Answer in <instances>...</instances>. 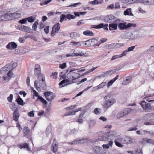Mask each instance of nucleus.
<instances>
[{
	"mask_svg": "<svg viewBox=\"0 0 154 154\" xmlns=\"http://www.w3.org/2000/svg\"><path fill=\"white\" fill-rule=\"evenodd\" d=\"M20 14L17 13H11L4 11H0V21H6L20 17Z\"/></svg>",
	"mask_w": 154,
	"mask_h": 154,
	"instance_id": "1",
	"label": "nucleus"
},
{
	"mask_svg": "<svg viewBox=\"0 0 154 154\" xmlns=\"http://www.w3.org/2000/svg\"><path fill=\"white\" fill-rule=\"evenodd\" d=\"M114 96H115L114 94H110L104 97V99L106 101L102 104L103 107L104 109L107 110L116 102V99L112 98Z\"/></svg>",
	"mask_w": 154,
	"mask_h": 154,
	"instance_id": "2",
	"label": "nucleus"
},
{
	"mask_svg": "<svg viewBox=\"0 0 154 154\" xmlns=\"http://www.w3.org/2000/svg\"><path fill=\"white\" fill-rule=\"evenodd\" d=\"M114 96H115L114 94H110L104 97V99L106 101L102 104L103 107L104 109L107 110L116 102V99L112 98Z\"/></svg>",
	"mask_w": 154,
	"mask_h": 154,
	"instance_id": "3",
	"label": "nucleus"
},
{
	"mask_svg": "<svg viewBox=\"0 0 154 154\" xmlns=\"http://www.w3.org/2000/svg\"><path fill=\"white\" fill-rule=\"evenodd\" d=\"M72 72L70 70L69 72L67 74V77H64V76H63V79L67 78L68 79H65L63 80L59 83L60 85H62L60 87H62L65 86L68 84H70L72 82H74L73 81L72 78Z\"/></svg>",
	"mask_w": 154,
	"mask_h": 154,
	"instance_id": "4",
	"label": "nucleus"
},
{
	"mask_svg": "<svg viewBox=\"0 0 154 154\" xmlns=\"http://www.w3.org/2000/svg\"><path fill=\"white\" fill-rule=\"evenodd\" d=\"M146 119L148 120L147 121L145 122L144 124L147 125H154V112L148 113L145 116Z\"/></svg>",
	"mask_w": 154,
	"mask_h": 154,
	"instance_id": "5",
	"label": "nucleus"
},
{
	"mask_svg": "<svg viewBox=\"0 0 154 154\" xmlns=\"http://www.w3.org/2000/svg\"><path fill=\"white\" fill-rule=\"evenodd\" d=\"M136 25L128 23L127 24L126 23H120L118 24V27L120 30H125L131 27H135Z\"/></svg>",
	"mask_w": 154,
	"mask_h": 154,
	"instance_id": "6",
	"label": "nucleus"
},
{
	"mask_svg": "<svg viewBox=\"0 0 154 154\" xmlns=\"http://www.w3.org/2000/svg\"><path fill=\"white\" fill-rule=\"evenodd\" d=\"M93 149L94 152L96 154H110L109 151L103 150L98 146L94 147Z\"/></svg>",
	"mask_w": 154,
	"mask_h": 154,
	"instance_id": "7",
	"label": "nucleus"
},
{
	"mask_svg": "<svg viewBox=\"0 0 154 154\" xmlns=\"http://www.w3.org/2000/svg\"><path fill=\"white\" fill-rule=\"evenodd\" d=\"M87 43H84V42H75V41L71 42L70 45L72 48L78 47H85Z\"/></svg>",
	"mask_w": 154,
	"mask_h": 154,
	"instance_id": "8",
	"label": "nucleus"
},
{
	"mask_svg": "<svg viewBox=\"0 0 154 154\" xmlns=\"http://www.w3.org/2000/svg\"><path fill=\"white\" fill-rule=\"evenodd\" d=\"M143 109L146 111L148 112L151 108L150 103H148L147 101L143 100L140 103Z\"/></svg>",
	"mask_w": 154,
	"mask_h": 154,
	"instance_id": "9",
	"label": "nucleus"
},
{
	"mask_svg": "<svg viewBox=\"0 0 154 154\" xmlns=\"http://www.w3.org/2000/svg\"><path fill=\"white\" fill-rule=\"evenodd\" d=\"M13 64L12 63H10L9 64L6 65L5 66L2 68L1 69V73L3 74H5L7 71L12 69Z\"/></svg>",
	"mask_w": 154,
	"mask_h": 154,
	"instance_id": "10",
	"label": "nucleus"
},
{
	"mask_svg": "<svg viewBox=\"0 0 154 154\" xmlns=\"http://www.w3.org/2000/svg\"><path fill=\"white\" fill-rule=\"evenodd\" d=\"M129 112V109H125L117 114L116 116V118L118 119L122 118L128 114Z\"/></svg>",
	"mask_w": 154,
	"mask_h": 154,
	"instance_id": "11",
	"label": "nucleus"
},
{
	"mask_svg": "<svg viewBox=\"0 0 154 154\" xmlns=\"http://www.w3.org/2000/svg\"><path fill=\"white\" fill-rule=\"evenodd\" d=\"M115 17L112 15H107L104 18V21L108 23L115 22Z\"/></svg>",
	"mask_w": 154,
	"mask_h": 154,
	"instance_id": "12",
	"label": "nucleus"
},
{
	"mask_svg": "<svg viewBox=\"0 0 154 154\" xmlns=\"http://www.w3.org/2000/svg\"><path fill=\"white\" fill-rule=\"evenodd\" d=\"M60 29V26L59 23H57L54 25L52 28V30L51 35L54 36L55 34V33H57Z\"/></svg>",
	"mask_w": 154,
	"mask_h": 154,
	"instance_id": "13",
	"label": "nucleus"
},
{
	"mask_svg": "<svg viewBox=\"0 0 154 154\" xmlns=\"http://www.w3.org/2000/svg\"><path fill=\"white\" fill-rule=\"evenodd\" d=\"M37 77L38 78L39 81V86L40 87H42L45 84V76L44 75L42 74L38 76V77Z\"/></svg>",
	"mask_w": 154,
	"mask_h": 154,
	"instance_id": "14",
	"label": "nucleus"
},
{
	"mask_svg": "<svg viewBox=\"0 0 154 154\" xmlns=\"http://www.w3.org/2000/svg\"><path fill=\"white\" fill-rule=\"evenodd\" d=\"M35 69L34 74L37 77L42 74L41 73V69L40 66L38 64L35 65Z\"/></svg>",
	"mask_w": 154,
	"mask_h": 154,
	"instance_id": "15",
	"label": "nucleus"
},
{
	"mask_svg": "<svg viewBox=\"0 0 154 154\" xmlns=\"http://www.w3.org/2000/svg\"><path fill=\"white\" fill-rule=\"evenodd\" d=\"M17 44L14 42L9 43L6 46V48L9 50H12L17 48Z\"/></svg>",
	"mask_w": 154,
	"mask_h": 154,
	"instance_id": "16",
	"label": "nucleus"
},
{
	"mask_svg": "<svg viewBox=\"0 0 154 154\" xmlns=\"http://www.w3.org/2000/svg\"><path fill=\"white\" fill-rule=\"evenodd\" d=\"M20 30L23 31L25 32L30 33L32 31L31 29L29 27L23 25L21 26L19 28Z\"/></svg>",
	"mask_w": 154,
	"mask_h": 154,
	"instance_id": "17",
	"label": "nucleus"
},
{
	"mask_svg": "<svg viewBox=\"0 0 154 154\" xmlns=\"http://www.w3.org/2000/svg\"><path fill=\"white\" fill-rule=\"evenodd\" d=\"M134 142V140L128 137H125L122 141L123 143L131 144Z\"/></svg>",
	"mask_w": 154,
	"mask_h": 154,
	"instance_id": "18",
	"label": "nucleus"
},
{
	"mask_svg": "<svg viewBox=\"0 0 154 154\" xmlns=\"http://www.w3.org/2000/svg\"><path fill=\"white\" fill-rule=\"evenodd\" d=\"M118 25L116 23H111L109 25V29L110 31L116 30L117 28Z\"/></svg>",
	"mask_w": 154,
	"mask_h": 154,
	"instance_id": "19",
	"label": "nucleus"
},
{
	"mask_svg": "<svg viewBox=\"0 0 154 154\" xmlns=\"http://www.w3.org/2000/svg\"><path fill=\"white\" fill-rule=\"evenodd\" d=\"M131 8H127L124 12V14L125 15H128L130 16H134L133 14L131 12Z\"/></svg>",
	"mask_w": 154,
	"mask_h": 154,
	"instance_id": "20",
	"label": "nucleus"
},
{
	"mask_svg": "<svg viewBox=\"0 0 154 154\" xmlns=\"http://www.w3.org/2000/svg\"><path fill=\"white\" fill-rule=\"evenodd\" d=\"M82 110V108H78L75 109L74 110H72L70 112L68 113V114H66L65 115V116H71V115H75L76 112H78L79 111L81 110Z\"/></svg>",
	"mask_w": 154,
	"mask_h": 154,
	"instance_id": "21",
	"label": "nucleus"
},
{
	"mask_svg": "<svg viewBox=\"0 0 154 154\" xmlns=\"http://www.w3.org/2000/svg\"><path fill=\"white\" fill-rule=\"evenodd\" d=\"M75 69L71 70L72 73V78L73 81L79 78V74L75 72H74V71H75Z\"/></svg>",
	"mask_w": 154,
	"mask_h": 154,
	"instance_id": "22",
	"label": "nucleus"
},
{
	"mask_svg": "<svg viewBox=\"0 0 154 154\" xmlns=\"http://www.w3.org/2000/svg\"><path fill=\"white\" fill-rule=\"evenodd\" d=\"M18 147L21 149L23 148H26L27 151H29L30 150L28 145L27 143H26L18 145Z\"/></svg>",
	"mask_w": 154,
	"mask_h": 154,
	"instance_id": "23",
	"label": "nucleus"
},
{
	"mask_svg": "<svg viewBox=\"0 0 154 154\" xmlns=\"http://www.w3.org/2000/svg\"><path fill=\"white\" fill-rule=\"evenodd\" d=\"M107 141H108V143L106 144H103L102 145V146L103 147L104 149H109V146H111L113 143V141L111 140H109L107 139Z\"/></svg>",
	"mask_w": 154,
	"mask_h": 154,
	"instance_id": "24",
	"label": "nucleus"
},
{
	"mask_svg": "<svg viewBox=\"0 0 154 154\" xmlns=\"http://www.w3.org/2000/svg\"><path fill=\"white\" fill-rule=\"evenodd\" d=\"M106 83L105 82H102L97 86L93 88L94 91H96L99 89L103 88L106 85Z\"/></svg>",
	"mask_w": 154,
	"mask_h": 154,
	"instance_id": "25",
	"label": "nucleus"
},
{
	"mask_svg": "<svg viewBox=\"0 0 154 154\" xmlns=\"http://www.w3.org/2000/svg\"><path fill=\"white\" fill-rule=\"evenodd\" d=\"M19 117V114L18 112H14L13 115V120L15 121H17L18 120V119Z\"/></svg>",
	"mask_w": 154,
	"mask_h": 154,
	"instance_id": "26",
	"label": "nucleus"
},
{
	"mask_svg": "<svg viewBox=\"0 0 154 154\" xmlns=\"http://www.w3.org/2000/svg\"><path fill=\"white\" fill-rule=\"evenodd\" d=\"M118 135L117 133L115 131H112L109 132L108 134V136L109 137V138H108L109 140H110L112 138V137H115Z\"/></svg>",
	"mask_w": 154,
	"mask_h": 154,
	"instance_id": "27",
	"label": "nucleus"
},
{
	"mask_svg": "<svg viewBox=\"0 0 154 154\" xmlns=\"http://www.w3.org/2000/svg\"><path fill=\"white\" fill-rule=\"evenodd\" d=\"M79 34L76 32H73L70 34V37L72 39H75L79 37Z\"/></svg>",
	"mask_w": 154,
	"mask_h": 154,
	"instance_id": "28",
	"label": "nucleus"
},
{
	"mask_svg": "<svg viewBox=\"0 0 154 154\" xmlns=\"http://www.w3.org/2000/svg\"><path fill=\"white\" fill-rule=\"evenodd\" d=\"M132 80V78L131 76L127 77L126 80H124L122 82L123 85H127L131 82Z\"/></svg>",
	"mask_w": 154,
	"mask_h": 154,
	"instance_id": "29",
	"label": "nucleus"
},
{
	"mask_svg": "<svg viewBox=\"0 0 154 154\" xmlns=\"http://www.w3.org/2000/svg\"><path fill=\"white\" fill-rule=\"evenodd\" d=\"M86 42L90 43L91 45H94L97 42V40L95 38H93L87 40Z\"/></svg>",
	"mask_w": 154,
	"mask_h": 154,
	"instance_id": "30",
	"label": "nucleus"
},
{
	"mask_svg": "<svg viewBox=\"0 0 154 154\" xmlns=\"http://www.w3.org/2000/svg\"><path fill=\"white\" fill-rule=\"evenodd\" d=\"M136 2V0H122L123 3L128 4H132L135 3Z\"/></svg>",
	"mask_w": 154,
	"mask_h": 154,
	"instance_id": "31",
	"label": "nucleus"
},
{
	"mask_svg": "<svg viewBox=\"0 0 154 154\" xmlns=\"http://www.w3.org/2000/svg\"><path fill=\"white\" fill-rule=\"evenodd\" d=\"M83 34L86 35H88L90 36H93L94 34L93 32L87 30L84 31Z\"/></svg>",
	"mask_w": 154,
	"mask_h": 154,
	"instance_id": "32",
	"label": "nucleus"
},
{
	"mask_svg": "<svg viewBox=\"0 0 154 154\" xmlns=\"http://www.w3.org/2000/svg\"><path fill=\"white\" fill-rule=\"evenodd\" d=\"M55 97V95L52 93L50 95L48 96L45 98L48 101H51L53 100Z\"/></svg>",
	"mask_w": 154,
	"mask_h": 154,
	"instance_id": "33",
	"label": "nucleus"
},
{
	"mask_svg": "<svg viewBox=\"0 0 154 154\" xmlns=\"http://www.w3.org/2000/svg\"><path fill=\"white\" fill-rule=\"evenodd\" d=\"M138 35L135 33H131L129 34L130 39H133L137 38L138 36Z\"/></svg>",
	"mask_w": 154,
	"mask_h": 154,
	"instance_id": "34",
	"label": "nucleus"
},
{
	"mask_svg": "<svg viewBox=\"0 0 154 154\" xmlns=\"http://www.w3.org/2000/svg\"><path fill=\"white\" fill-rule=\"evenodd\" d=\"M90 4H92L93 5H95L102 3V2L98 0H94L93 1L89 2Z\"/></svg>",
	"mask_w": 154,
	"mask_h": 154,
	"instance_id": "35",
	"label": "nucleus"
},
{
	"mask_svg": "<svg viewBox=\"0 0 154 154\" xmlns=\"http://www.w3.org/2000/svg\"><path fill=\"white\" fill-rule=\"evenodd\" d=\"M30 130L28 127H25L23 129V131L24 132L23 136L25 137H27V135L26 134Z\"/></svg>",
	"mask_w": 154,
	"mask_h": 154,
	"instance_id": "36",
	"label": "nucleus"
},
{
	"mask_svg": "<svg viewBox=\"0 0 154 154\" xmlns=\"http://www.w3.org/2000/svg\"><path fill=\"white\" fill-rule=\"evenodd\" d=\"M27 38L28 37L26 36H25L24 37H20L19 39V41L20 43H23L25 42V40L26 39V38Z\"/></svg>",
	"mask_w": 154,
	"mask_h": 154,
	"instance_id": "37",
	"label": "nucleus"
},
{
	"mask_svg": "<svg viewBox=\"0 0 154 154\" xmlns=\"http://www.w3.org/2000/svg\"><path fill=\"white\" fill-rule=\"evenodd\" d=\"M16 101H17L18 103L20 105L23 106L24 104V103H23V100L20 97H19L18 99H17L16 100Z\"/></svg>",
	"mask_w": 154,
	"mask_h": 154,
	"instance_id": "38",
	"label": "nucleus"
},
{
	"mask_svg": "<svg viewBox=\"0 0 154 154\" xmlns=\"http://www.w3.org/2000/svg\"><path fill=\"white\" fill-rule=\"evenodd\" d=\"M117 43H113L109 45H108V47L109 48H117Z\"/></svg>",
	"mask_w": 154,
	"mask_h": 154,
	"instance_id": "39",
	"label": "nucleus"
},
{
	"mask_svg": "<svg viewBox=\"0 0 154 154\" xmlns=\"http://www.w3.org/2000/svg\"><path fill=\"white\" fill-rule=\"evenodd\" d=\"M143 140L146 142L154 144V141L152 139L146 138L143 139Z\"/></svg>",
	"mask_w": 154,
	"mask_h": 154,
	"instance_id": "40",
	"label": "nucleus"
},
{
	"mask_svg": "<svg viewBox=\"0 0 154 154\" xmlns=\"http://www.w3.org/2000/svg\"><path fill=\"white\" fill-rule=\"evenodd\" d=\"M101 111V109L99 108H96L94 110V113L97 115L100 114Z\"/></svg>",
	"mask_w": 154,
	"mask_h": 154,
	"instance_id": "41",
	"label": "nucleus"
},
{
	"mask_svg": "<svg viewBox=\"0 0 154 154\" xmlns=\"http://www.w3.org/2000/svg\"><path fill=\"white\" fill-rule=\"evenodd\" d=\"M39 99L42 103L45 105H46L47 104V101L42 97L40 96L37 99Z\"/></svg>",
	"mask_w": 154,
	"mask_h": 154,
	"instance_id": "42",
	"label": "nucleus"
},
{
	"mask_svg": "<svg viewBox=\"0 0 154 154\" xmlns=\"http://www.w3.org/2000/svg\"><path fill=\"white\" fill-rule=\"evenodd\" d=\"M57 145L55 143H53L52 145V148L53 152H56L57 150Z\"/></svg>",
	"mask_w": 154,
	"mask_h": 154,
	"instance_id": "43",
	"label": "nucleus"
},
{
	"mask_svg": "<svg viewBox=\"0 0 154 154\" xmlns=\"http://www.w3.org/2000/svg\"><path fill=\"white\" fill-rule=\"evenodd\" d=\"M38 21H36L33 24L32 26V28L34 30L36 31L37 28V25H38Z\"/></svg>",
	"mask_w": 154,
	"mask_h": 154,
	"instance_id": "44",
	"label": "nucleus"
},
{
	"mask_svg": "<svg viewBox=\"0 0 154 154\" xmlns=\"http://www.w3.org/2000/svg\"><path fill=\"white\" fill-rule=\"evenodd\" d=\"M78 144H82L85 143L86 140L84 138H79L78 139Z\"/></svg>",
	"mask_w": 154,
	"mask_h": 154,
	"instance_id": "45",
	"label": "nucleus"
},
{
	"mask_svg": "<svg viewBox=\"0 0 154 154\" xmlns=\"http://www.w3.org/2000/svg\"><path fill=\"white\" fill-rule=\"evenodd\" d=\"M27 19L28 22L29 23H32L35 20L34 18L32 16L30 17L27 18Z\"/></svg>",
	"mask_w": 154,
	"mask_h": 154,
	"instance_id": "46",
	"label": "nucleus"
},
{
	"mask_svg": "<svg viewBox=\"0 0 154 154\" xmlns=\"http://www.w3.org/2000/svg\"><path fill=\"white\" fill-rule=\"evenodd\" d=\"M134 154H143L142 151L140 149H137L134 151Z\"/></svg>",
	"mask_w": 154,
	"mask_h": 154,
	"instance_id": "47",
	"label": "nucleus"
},
{
	"mask_svg": "<svg viewBox=\"0 0 154 154\" xmlns=\"http://www.w3.org/2000/svg\"><path fill=\"white\" fill-rule=\"evenodd\" d=\"M116 70L115 69H113L112 70H109V71H107L106 72L107 73V74L108 75H110L112 74H113L116 72Z\"/></svg>",
	"mask_w": 154,
	"mask_h": 154,
	"instance_id": "48",
	"label": "nucleus"
},
{
	"mask_svg": "<svg viewBox=\"0 0 154 154\" xmlns=\"http://www.w3.org/2000/svg\"><path fill=\"white\" fill-rule=\"evenodd\" d=\"M128 52H129L128 51L127 49L125 50L121 54H120L121 55L120 56L122 57L124 56H126V55L128 54Z\"/></svg>",
	"mask_w": 154,
	"mask_h": 154,
	"instance_id": "49",
	"label": "nucleus"
},
{
	"mask_svg": "<svg viewBox=\"0 0 154 154\" xmlns=\"http://www.w3.org/2000/svg\"><path fill=\"white\" fill-rule=\"evenodd\" d=\"M137 125H136L134 127L130 128L128 129L127 131H136L137 129Z\"/></svg>",
	"mask_w": 154,
	"mask_h": 154,
	"instance_id": "50",
	"label": "nucleus"
},
{
	"mask_svg": "<svg viewBox=\"0 0 154 154\" xmlns=\"http://www.w3.org/2000/svg\"><path fill=\"white\" fill-rule=\"evenodd\" d=\"M96 122L94 120H91L89 122V125L90 127H92L95 125Z\"/></svg>",
	"mask_w": 154,
	"mask_h": 154,
	"instance_id": "51",
	"label": "nucleus"
},
{
	"mask_svg": "<svg viewBox=\"0 0 154 154\" xmlns=\"http://www.w3.org/2000/svg\"><path fill=\"white\" fill-rule=\"evenodd\" d=\"M13 95L12 94H11L10 95L9 97H7V100L9 102H12V100L13 99Z\"/></svg>",
	"mask_w": 154,
	"mask_h": 154,
	"instance_id": "52",
	"label": "nucleus"
},
{
	"mask_svg": "<svg viewBox=\"0 0 154 154\" xmlns=\"http://www.w3.org/2000/svg\"><path fill=\"white\" fill-rule=\"evenodd\" d=\"M124 139H122L120 137H117L115 140V141H116L117 142H119L122 143V141Z\"/></svg>",
	"mask_w": 154,
	"mask_h": 154,
	"instance_id": "53",
	"label": "nucleus"
},
{
	"mask_svg": "<svg viewBox=\"0 0 154 154\" xmlns=\"http://www.w3.org/2000/svg\"><path fill=\"white\" fill-rule=\"evenodd\" d=\"M120 56V54L113 56L111 58V60H113L116 59H118V58L121 57Z\"/></svg>",
	"mask_w": 154,
	"mask_h": 154,
	"instance_id": "54",
	"label": "nucleus"
},
{
	"mask_svg": "<svg viewBox=\"0 0 154 154\" xmlns=\"http://www.w3.org/2000/svg\"><path fill=\"white\" fill-rule=\"evenodd\" d=\"M66 17L69 20H70L71 19H74L75 18V16L70 14H67L66 16Z\"/></svg>",
	"mask_w": 154,
	"mask_h": 154,
	"instance_id": "55",
	"label": "nucleus"
},
{
	"mask_svg": "<svg viewBox=\"0 0 154 154\" xmlns=\"http://www.w3.org/2000/svg\"><path fill=\"white\" fill-rule=\"evenodd\" d=\"M97 67H93V68H92V69H90L88 71L86 72L85 73V75H87V74H88L90 72H93V71H94L97 68Z\"/></svg>",
	"mask_w": 154,
	"mask_h": 154,
	"instance_id": "56",
	"label": "nucleus"
},
{
	"mask_svg": "<svg viewBox=\"0 0 154 154\" xmlns=\"http://www.w3.org/2000/svg\"><path fill=\"white\" fill-rule=\"evenodd\" d=\"M104 26V24L102 23H100L99 25L96 26L94 27L96 29H100L101 28H103Z\"/></svg>",
	"mask_w": 154,
	"mask_h": 154,
	"instance_id": "57",
	"label": "nucleus"
},
{
	"mask_svg": "<svg viewBox=\"0 0 154 154\" xmlns=\"http://www.w3.org/2000/svg\"><path fill=\"white\" fill-rule=\"evenodd\" d=\"M34 86L36 89L39 90L40 89V86L38 85V81L37 80H35L34 82Z\"/></svg>",
	"mask_w": 154,
	"mask_h": 154,
	"instance_id": "58",
	"label": "nucleus"
},
{
	"mask_svg": "<svg viewBox=\"0 0 154 154\" xmlns=\"http://www.w3.org/2000/svg\"><path fill=\"white\" fill-rule=\"evenodd\" d=\"M85 55L84 53H74V56H83Z\"/></svg>",
	"mask_w": 154,
	"mask_h": 154,
	"instance_id": "59",
	"label": "nucleus"
},
{
	"mask_svg": "<svg viewBox=\"0 0 154 154\" xmlns=\"http://www.w3.org/2000/svg\"><path fill=\"white\" fill-rule=\"evenodd\" d=\"M107 41V39L106 38H102L101 39L100 41L99 42V43H100L98 45H97V46H99L100 45V44L102 43H103L106 42Z\"/></svg>",
	"mask_w": 154,
	"mask_h": 154,
	"instance_id": "60",
	"label": "nucleus"
},
{
	"mask_svg": "<svg viewBox=\"0 0 154 154\" xmlns=\"http://www.w3.org/2000/svg\"><path fill=\"white\" fill-rule=\"evenodd\" d=\"M27 19L24 18L23 19L20 20L19 22L21 24H24L25 23L27 22Z\"/></svg>",
	"mask_w": 154,
	"mask_h": 154,
	"instance_id": "61",
	"label": "nucleus"
},
{
	"mask_svg": "<svg viewBox=\"0 0 154 154\" xmlns=\"http://www.w3.org/2000/svg\"><path fill=\"white\" fill-rule=\"evenodd\" d=\"M52 93V92L50 91H46L44 93V94L45 97V98H46L47 97H48L49 95H50V94Z\"/></svg>",
	"mask_w": 154,
	"mask_h": 154,
	"instance_id": "62",
	"label": "nucleus"
},
{
	"mask_svg": "<svg viewBox=\"0 0 154 154\" xmlns=\"http://www.w3.org/2000/svg\"><path fill=\"white\" fill-rule=\"evenodd\" d=\"M115 82V81H114V80L112 79V80H111L110 81H109L108 84H107V87H109V86H111V85H112V84H113V83L114 82Z\"/></svg>",
	"mask_w": 154,
	"mask_h": 154,
	"instance_id": "63",
	"label": "nucleus"
},
{
	"mask_svg": "<svg viewBox=\"0 0 154 154\" xmlns=\"http://www.w3.org/2000/svg\"><path fill=\"white\" fill-rule=\"evenodd\" d=\"M7 74L8 76L10 78H11L13 76V73L11 71H10V70H9L8 71Z\"/></svg>",
	"mask_w": 154,
	"mask_h": 154,
	"instance_id": "64",
	"label": "nucleus"
}]
</instances>
